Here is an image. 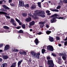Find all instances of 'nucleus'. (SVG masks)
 <instances>
[{"label": "nucleus", "mask_w": 67, "mask_h": 67, "mask_svg": "<svg viewBox=\"0 0 67 67\" xmlns=\"http://www.w3.org/2000/svg\"><path fill=\"white\" fill-rule=\"evenodd\" d=\"M36 13L34 14L36 16H38L40 17H42V18H45V15L43 14H45V12L43 11H40L38 10H36L35 11Z\"/></svg>", "instance_id": "1"}, {"label": "nucleus", "mask_w": 67, "mask_h": 67, "mask_svg": "<svg viewBox=\"0 0 67 67\" xmlns=\"http://www.w3.org/2000/svg\"><path fill=\"white\" fill-rule=\"evenodd\" d=\"M31 54L32 55L33 57H35L37 59H39L40 58V55H41L40 53H36L34 52L33 51L31 52Z\"/></svg>", "instance_id": "2"}, {"label": "nucleus", "mask_w": 67, "mask_h": 67, "mask_svg": "<svg viewBox=\"0 0 67 67\" xmlns=\"http://www.w3.org/2000/svg\"><path fill=\"white\" fill-rule=\"evenodd\" d=\"M47 64L49 65L48 67H54V64L53 61L52 60H48Z\"/></svg>", "instance_id": "3"}, {"label": "nucleus", "mask_w": 67, "mask_h": 67, "mask_svg": "<svg viewBox=\"0 0 67 67\" xmlns=\"http://www.w3.org/2000/svg\"><path fill=\"white\" fill-rule=\"evenodd\" d=\"M3 7L5 9H4V8L1 9L0 10V11H4V12H8V11L9 10H10V8L7 7L5 5H3Z\"/></svg>", "instance_id": "4"}, {"label": "nucleus", "mask_w": 67, "mask_h": 67, "mask_svg": "<svg viewBox=\"0 0 67 67\" xmlns=\"http://www.w3.org/2000/svg\"><path fill=\"white\" fill-rule=\"evenodd\" d=\"M2 14H4L5 15V16L6 17L7 19H10V16H7L6 15H8V13L5 12H4L3 11H0V15H2Z\"/></svg>", "instance_id": "5"}, {"label": "nucleus", "mask_w": 67, "mask_h": 67, "mask_svg": "<svg viewBox=\"0 0 67 67\" xmlns=\"http://www.w3.org/2000/svg\"><path fill=\"white\" fill-rule=\"evenodd\" d=\"M19 7H24V1L22 0H20L19 1Z\"/></svg>", "instance_id": "6"}, {"label": "nucleus", "mask_w": 67, "mask_h": 67, "mask_svg": "<svg viewBox=\"0 0 67 67\" xmlns=\"http://www.w3.org/2000/svg\"><path fill=\"white\" fill-rule=\"evenodd\" d=\"M47 49L49 51L53 52L54 51V48L52 46L49 45L47 47Z\"/></svg>", "instance_id": "7"}, {"label": "nucleus", "mask_w": 67, "mask_h": 67, "mask_svg": "<svg viewBox=\"0 0 67 67\" xmlns=\"http://www.w3.org/2000/svg\"><path fill=\"white\" fill-rule=\"evenodd\" d=\"M19 53L20 55H26V53L25 51H22L21 49L19 50Z\"/></svg>", "instance_id": "8"}, {"label": "nucleus", "mask_w": 67, "mask_h": 67, "mask_svg": "<svg viewBox=\"0 0 67 67\" xmlns=\"http://www.w3.org/2000/svg\"><path fill=\"white\" fill-rule=\"evenodd\" d=\"M46 22L45 21H41L39 23L40 24V28H43L44 26V24H45Z\"/></svg>", "instance_id": "9"}, {"label": "nucleus", "mask_w": 67, "mask_h": 67, "mask_svg": "<svg viewBox=\"0 0 67 67\" xmlns=\"http://www.w3.org/2000/svg\"><path fill=\"white\" fill-rule=\"evenodd\" d=\"M10 48V46L8 44L6 45L5 47L4 48V51H7V50H8L9 48Z\"/></svg>", "instance_id": "10"}, {"label": "nucleus", "mask_w": 67, "mask_h": 67, "mask_svg": "<svg viewBox=\"0 0 67 67\" xmlns=\"http://www.w3.org/2000/svg\"><path fill=\"white\" fill-rule=\"evenodd\" d=\"M32 20V18H31V17H29L28 18H27L25 20V21L27 22H30Z\"/></svg>", "instance_id": "11"}, {"label": "nucleus", "mask_w": 67, "mask_h": 67, "mask_svg": "<svg viewBox=\"0 0 67 67\" xmlns=\"http://www.w3.org/2000/svg\"><path fill=\"white\" fill-rule=\"evenodd\" d=\"M55 19V17H53V18L51 19V23H55V22L57 21V20L56 19Z\"/></svg>", "instance_id": "12"}, {"label": "nucleus", "mask_w": 67, "mask_h": 67, "mask_svg": "<svg viewBox=\"0 0 67 67\" xmlns=\"http://www.w3.org/2000/svg\"><path fill=\"white\" fill-rule=\"evenodd\" d=\"M58 63L59 64L61 65L62 63V58L60 57L58 58Z\"/></svg>", "instance_id": "13"}, {"label": "nucleus", "mask_w": 67, "mask_h": 67, "mask_svg": "<svg viewBox=\"0 0 67 67\" xmlns=\"http://www.w3.org/2000/svg\"><path fill=\"white\" fill-rule=\"evenodd\" d=\"M15 19L16 21L19 23V25H22V23L21 22L20 20L18 19H17L16 18H15Z\"/></svg>", "instance_id": "14"}, {"label": "nucleus", "mask_w": 67, "mask_h": 67, "mask_svg": "<svg viewBox=\"0 0 67 67\" xmlns=\"http://www.w3.org/2000/svg\"><path fill=\"white\" fill-rule=\"evenodd\" d=\"M49 41H50V42H54V38L51 36H49Z\"/></svg>", "instance_id": "15"}, {"label": "nucleus", "mask_w": 67, "mask_h": 67, "mask_svg": "<svg viewBox=\"0 0 67 67\" xmlns=\"http://www.w3.org/2000/svg\"><path fill=\"white\" fill-rule=\"evenodd\" d=\"M36 5L34 4H32V6L30 7L31 10H34V9H36Z\"/></svg>", "instance_id": "16"}, {"label": "nucleus", "mask_w": 67, "mask_h": 67, "mask_svg": "<svg viewBox=\"0 0 67 67\" xmlns=\"http://www.w3.org/2000/svg\"><path fill=\"white\" fill-rule=\"evenodd\" d=\"M39 41H38V39L37 38H36L35 41H34V42L35 43L36 45H37V44H38V43H39Z\"/></svg>", "instance_id": "17"}, {"label": "nucleus", "mask_w": 67, "mask_h": 67, "mask_svg": "<svg viewBox=\"0 0 67 67\" xmlns=\"http://www.w3.org/2000/svg\"><path fill=\"white\" fill-rule=\"evenodd\" d=\"M3 58L4 60L9 58V57L7 55H4L3 56Z\"/></svg>", "instance_id": "18"}, {"label": "nucleus", "mask_w": 67, "mask_h": 67, "mask_svg": "<svg viewBox=\"0 0 67 67\" xmlns=\"http://www.w3.org/2000/svg\"><path fill=\"white\" fill-rule=\"evenodd\" d=\"M58 16V15L57 14H54L53 15L51 16L50 18H54V17H57Z\"/></svg>", "instance_id": "19"}, {"label": "nucleus", "mask_w": 67, "mask_h": 67, "mask_svg": "<svg viewBox=\"0 0 67 67\" xmlns=\"http://www.w3.org/2000/svg\"><path fill=\"white\" fill-rule=\"evenodd\" d=\"M34 24H35V21H33L29 23V25L30 26H33Z\"/></svg>", "instance_id": "20"}, {"label": "nucleus", "mask_w": 67, "mask_h": 67, "mask_svg": "<svg viewBox=\"0 0 67 67\" xmlns=\"http://www.w3.org/2000/svg\"><path fill=\"white\" fill-rule=\"evenodd\" d=\"M50 10L52 11H53V12H59V10H57V9H50Z\"/></svg>", "instance_id": "21"}, {"label": "nucleus", "mask_w": 67, "mask_h": 67, "mask_svg": "<svg viewBox=\"0 0 67 67\" xmlns=\"http://www.w3.org/2000/svg\"><path fill=\"white\" fill-rule=\"evenodd\" d=\"M22 61H23V60H21L18 62V66H20L21 64V63L22 62Z\"/></svg>", "instance_id": "22"}, {"label": "nucleus", "mask_w": 67, "mask_h": 67, "mask_svg": "<svg viewBox=\"0 0 67 67\" xmlns=\"http://www.w3.org/2000/svg\"><path fill=\"white\" fill-rule=\"evenodd\" d=\"M22 15L24 17H26L27 16V14L25 13H22Z\"/></svg>", "instance_id": "23"}, {"label": "nucleus", "mask_w": 67, "mask_h": 67, "mask_svg": "<svg viewBox=\"0 0 67 67\" xmlns=\"http://www.w3.org/2000/svg\"><path fill=\"white\" fill-rule=\"evenodd\" d=\"M51 33H52V31H49V30H47L46 32V33L47 35H49V34H50Z\"/></svg>", "instance_id": "24"}, {"label": "nucleus", "mask_w": 67, "mask_h": 67, "mask_svg": "<svg viewBox=\"0 0 67 67\" xmlns=\"http://www.w3.org/2000/svg\"><path fill=\"white\" fill-rule=\"evenodd\" d=\"M10 22L12 24L13 23H15V20L13 19V18H11V19Z\"/></svg>", "instance_id": "25"}, {"label": "nucleus", "mask_w": 67, "mask_h": 67, "mask_svg": "<svg viewBox=\"0 0 67 67\" xmlns=\"http://www.w3.org/2000/svg\"><path fill=\"white\" fill-rule=\"evenodd\" d=\"M3 67H7V63H3Z\"/></svg>", "instance_id": "26"}, {"label": "nucleus", "mask_w": 67, "mask_h": 67, "mask_svg": "<svg viewBox=\"0 0 67 67\" xmlns=\"http://www.w3.org/2000/svg\"><path fill=\"white\" fill-rule=\"evenodd\" d=\"M3 28L4 29H7V30H9V27L6 26H3Z\"/></svg>", "instance_id": "27"}, {"label": "nucleus", "mask_w": 67, "mask_h": 67, "mask_svg": "<svg viewBox=\"0 0 67 67\" xmlns=\"http://www.w3.org/2000/svg\"><path fill=\"white\" fill-rule=\"evenodd\" d=\"M19 33H23V31L22 30H20L19 31L17 32Z\"/></svg>", "instance_id": "28"}, {"label": "nucleus", "mask_w": 67, "mask_h": 67, "mask_svg": "<svg viewBox=\"0 0 67 67\" xmlns=\"http://www.w3.org/2000/svg\"><path fill=\"white\" fill-rule=\"evenodd\" d=\"M28 17H30L31 18L32 17H33V15L31 14V13H29L28 14Z\"/></svg>", "instance_id": "29"}, {"label": "nucleus", "mask_w": 67, "mask_h": 67, "mask_svg": "<svg viewBox=\"0 0 67 67\" xmlns=\"http://www.w3.org/2000/svg\"><path fill=\"white\" fill-rule=\"evenodd\" d=\"M59 5H63V1H62L61 0L60 1V2L59 3Z\"/></svg>", "instance_id": "30"}, {"label": "nucleus", "mask_w": 67, "mask_h": 67, "mask_svg": "<svg viewBox=\"0 0 67 67\" xmlns=\"http://www.w3.org/2000/svg\"><path fill=\"white\" fill-rule=\"evenodd\" d=\"M46 52V50L44 49H42V54H44V53Z\"/></svg>", "instance_id": "31"}, {"label": "nucleus", "mask_w": 67, "mask_h": 67, "mask_svg": "<svg viewBox=\"0 0 67 67\" xmlns=\"http://www.w3.org/2000/svg\"><path fill=\"white\" fill-rule=\"evenodd\" d=\"M24 7L25 8H26V7H27V8H29V4H25V5H24Z\"/></svg>", "instance_id": "32"}, {"label": "nucleus", "mask_w": 67, "mask_h": 67, "mask_svg": "<svg viewBox=\"0 0 67 67\" xmlns=\"http://www.w3.org/2000/svg\"><path fill=\"white\" fill-rule=\"evenodd\" d=\"M41 2L38 3H37L38 7H40V8H41Z\"/></svg>", "instance_id": "33"}, {"label": "nucleus", "mask_w": 67, "mask_h": 67, "mask_svg": "<svg viewBox=\"0 0 67 67\" xmlns=\"http://www.w3.org/2000/svg\"><path fill=\"white\" fill-rule=\"evenodd\" d=\"M21 27L23 29H25V25L23 24L22 26Z\"/></svg>", "instance_id": "34"}, {"label": "nucleus", "mask_w": 67, "mask_h": 67, "mask_svg": "<svg viewBox=\"0 0 67 67\" xmlns=\"http://www.w3.org/2000/svg\"><path fill=\"white\" fill-rule=\"evenodd\" d=\"M62 58L64 60H66V57L65 56H63L62 57Z\"/></svg>", "instance_id": "35"}, {"label": "nucleus", "mask_w": 67, "mask_h": 67, "mask_svg": "<svg viewBox=\"0 0 67 67\" xmlns=\"http://www.w3.org/2000/svg\"><path fill=\"white\" fill-rule=\"evenodd\" d=\"M51 55L52 56H53V57H56V54H55L54 53H52Z\"/></svg>", "instance_id": "36"}, {"label": "nucleus", "mask_w": 67, "mask_h": 67, "mask_svg": "<svg viewBox=\"0 0 67 67\" xmlns=\"http://www.w3.org/2000/svg\"><path fill=\"white\" fill-rule=\"evenodd\" d=\"M13 51H14L15 52H19V50L16 49H14Z\"/></svg>", "instance_id": "37"}, {"label": "nucleus", "mask_w": 67, "mask_h": 67, "mask_svg": "<svg viewBox=\"0 0 67 67\" xmlns=\"http://www.w3.org/2000/svg\"><path fill=\"white\" fill-rule=\"evenodd\" d=\"M61 8V5H59L56 8L57 9H59Z\"/></svg>", "instance_id": "38"}, {"label": "nucleus", "mask_w": 67, "mask_h": 67, "mask_svg": "<svg viewBox=\"0 0 67 67\" xmlns=\"http://www.w3.org/2000/svg\"><path fill=\"white\" fill-rule=\"evenodd\" d=\"M10 5L12 6V7H15V4H13V3H10Z\"/></svg>", "instance_id": "39"}, {"label": "nucleus", "mask_w": 67, "mask_h": 67, "mask_svg": "<svg viewBox=\"0 0 67 67\" xmlns=\"http://www.w3.org/2000/svg\"><path fill=\"white\" fill-rule=\"evenodd\" d=\"M63 2L64 3H67V0H63Z\"/></svg>", "instance_id": "40"}, {"label": "nucleus", "mask_w": 67, "mask_h": 67, "mask_svg": "<svg viewBox=\"0 0 67 67\" xmlns=\"http://www.w3.org/2000/svg\"><path fill=\"white\" fill-rule=\"evenodd\" d=\"M64 55V53H59V56H63Z\"/></svg>", "instance_id": "41"}, {"label": "nucleus", "mask_w": 67, "mask_h": 67, "mask_svg": "<svg viewBox=\"0 0 67 67\" xmlns=\"http://www.w3.org/2000/svg\"><path fill=\"white\" fill-rule=\"evenodd\" d=\"M55 29L54 28V27H53L52 28V31L53 32H54V31H55Z\"/></svg>", "instance_id": "42"}, {"label": "nucleus", "mask_w": 67, "mask_h": 67, "mask_svg": "<svg viewBox=\"0 0 67 67\" xmlns=\"http://www.w3.org/2000/svg\"><path fill=\"white\" fill-rule=\"evenodd\" d=\"M63 56H65V57H67V55H66V53L65 52L63 54Z\"/></svg>", "instance_id": "43"}, {"label": "nucleus", "mask_w": 67, "mask_h": 67, "mask_svg": "<svg viewBox=\"0 0 67 67\" xmlns=\"http://www.w3.org/2000/svg\"><path fill=\"white\" fill-rule=\"evenodd\" d=\"M56 40L57 41L58 40H59V37H56Z\"/></svg>", "instance_id": "44"}, {"label": "nucleus", "mask_w": 67, "mask_h": 67, "mask_svg": "<svg viewBox=\"0 0 67 67\" xmlns=\"http://www.w3.org/2000/svg\"><path fill=\"white\" fill-rule=\"evenodd\" d=\"M66 44H67V41H65L64 43V46H66Z\"/></svg>", "instance_id": "45"}, {"label": "nucleus", "mask_w": 67, "mask_h": 67, "mask_svg": "<svg viewBox=\"0 0 67 67\" xmlns=\"http://www.w3.org/2000/svg\"><path fill=\"white\" fill-rule=\"evenodd\" d=\"M47 60H49V59H51V58H50V57H47Z\"/></svg>", "instance_id": "46"}, {"label": "nucleus", "mask_w": 67, "mask_h": 67, "mask_svg": "<svg viewBox=\"0 0 67 67\" xmlns=\"http://www.w3.org/2000/svg\"><path fill=\"white\" fill-rule=\"evenodd\" d=\"M3 3V0L0 1V4H2Z\"/></svg>", "instance_id": "47"}, {"label": "nucleus", "mask_w": 67, "mask_h": 67, "mask_svg": "<svg viewBox=\"0 0 67 67\" xmlns=\"http://www.w3.org/2000/svg\"><path fill=\"white\" fill-rule=\"evenodd\" d=\"M46 13H50V11L49 10H47L46 11Z\"/></svg>", "instance_id": "48"}, {"label": "nucleus", "mask_w": 67, "mask_h": 67, "mask_svg": "<svg viewBox=\"0 0 67 67\" xmlns=\"http://www.w3.org/2000/svg\"><path fill=\"white\" fill-rule=\"evenodd\" d=\"M20 27H21L18 26V27H16V28L17 29H20Z\"/></svg>", "instance_id": "49"}, {"label": "nucleus", "mask_w": 67, "mask_h": 67, "mask_svg": "<svg viewBox=\"0 0 67 67\" xmlns=\"http://www.w3.org/2000/svg\"><path fill=\"white\" fill-rule=\"evenodd\" d=\"M42 34V32H40L38 33L37 34H38V35H41V34Z\"/></svg>", "instance_id": "50"}, {"label": "nucleus", "mask_w": 67, "mask_h": 67, "mask_svg": "<svg viewBox=\"0 0 67 67\" xmlns=\"http://www.w3.org/2000/svg\"><path fill=\"white\" fill-rule=\"evenodd\" d=\"M12 24H13V25H14V26H16V24L15 23H13Z\"/></svg>", "instance_id": "51"}, {"label": "nucleus", "mask_w": 67, "mask_h": 67, "mask_svg": "<svg viewBox=\"0 0 67 67\" xmlns=\"http://www.w3.org/2000/svg\"><path fill=\"white\" fill-rule=\"evenodd\" d=\"M12 1H13V0H9L8 2L9 3H10L12 2Z\"/></svg>", "instance_id": "52"}, {"label": "nucleus", "mask_w": 67, "mask_h": 67, "mask_svg": "<svg viewBox=\"0 0 67 67\" xmlns=\"http://www.w3.org/2000/svg\"><path fill=\"white\" fill-rule=\"evenodd\" d=\"M34 18V19H37V16H35Z\"/></svg>", "instance_id": "53"}, {"label": "nucleus", "mask_w": 67, "mask_h": 67, "mask_svg": "<svg viewBox=\"0 0 67 67\" xmlns=\"http://www.w3.org/2000/svg\"><path fill=\"white\" fill-rule=\"evenodd\" d=\"M31 61H32V60L31 59H29L28 60V62L29 63H31Z\"/></svg>", "instance_id": "54"}, {"label": "nucleus", "mask_w": 67, "mask_h": 67, "mask_svg": "<svg viewBox=\"0 0 67 67\" xmlns=\"http://www.w3.org/2000/svg\"><path fill=\"white\" fill-rule=\"evenodd\" d=\"M3 44H0V47H1L2 46H3Z\"/></svg>", "instance_id": "55"}, {"label": "nucleus", "mask_w": 67, "mask_h": 67, "mask_svg": "<svg viewBox=\"0 0 67 67\" xmlns=\"http://www.w3.org/2000/svg\"><path fill=\"white\" fill-rule=\"evenodd\" d=\"M64 18L63 17H59V19H63Z\"/></svg>", "instance_id": "56"}, {"label": "nucleus", "mask_w": 67, "mask_h": 67, "mask_svg": "<svg viewBox=\"0 0 67 67\" xmlns=\"http://www.w3.org/2000/svg\"><path fill=\"white\" fill-rule=\"evenodd\" d=\"M64 41H67V37H66V38L64 40Z\"/></svg>", "instance_id": "57"}, {"label": "nucleus", "mask_w": 67, "mask_h": 67, "mask_svg": "<svg viewBox=\"0 0 67 67\" xmlns=\"http://www.w3.org/2000/svg\"><path fill=\"white\" fill-rule=\"evenodd\" d=\"M3 2H4V3H6V2H7V1H5L4 0H3Z\"/></svg>", "instance_id": "58"}, {"label": "nucleus", "mask_w": 67, "mask_h": 67, "mask_svg": "<svg viewBox=\"0 0 67 67\" xmlns=\"http://www.w3.org/2000/svg\"><path fill=\"white\" fill-rule=\"evenodd\" d=\"M55 20H56V19H59V17H54Z\"/></svg>", "instance_id": "59"}, {"label": "nucleus", "mask_w": 67, "mask_h": 67, "mask_svg": "<svg viewBox=\"0 0 67 67\" xmlns=\"http://www.w3.org/2000/svg\"><path fill=\"white\" fill-rule=\"evenodd\" d=\"M2 58H0V62H2Z\"/></svg>", "instance_id": "60"}, {"label": "nucleus", "mask_w": 67, "mask_h": 67, "mask_svg": "<svg viewBox=\"0 0 67 67\" xmlns=\"http://www.w3.org/2000/svg\"><path fill=\"white\" fill-rule=\"evenodd\" d=\"M3 52V51L2 50V49H0V53H2Z\"/></svg>", "instance_id": "61"}, {"label": "nucleus", "mask_w": 67, "mask_h": 67, "mask_svg": "<svg viewBox=\"0 0 67 67\" xmlns=\"http://www.w3.org/2000/svg\"><path fill=\"white\" fill-rule=\"evenodd\" d=\"M46 27L47 28H48L49 27V26L48 25H46Z\"/></svg>", "instance_id": "62"}, {"label": "nucleus", "mask_w": 67, "mask_h": 67, "mask_svg": "<svg viewBox=\"0 0 67 67\" xmlns=\"http://www.w3.org/2000/svg\"><path fill=\"white\" fill-rule=\"evenodd\" d=\"M51 13H48L47 14V15H51Z\"/></svg>", "instance_id": "63"}, {"label": "nucleus", "mask_w": 67, "mask_h": 67, "mask_svg": "<svg viewBox=\"0 0 67 67\" xmlns=\"http://www.w3.org/2000/svg\"><path fill=\"white\" fill-rule=\"evenodd\" d=\"M46 5L47 6V7H48L49 6V5H48V4H47Z\"/></svg>", "instance_id": "64"}]
</instances>
